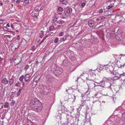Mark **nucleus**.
<instances>
[{
    "label": "nucleus",
    "instance_id": "nucleus-1",
    "mask_svg": "<svg viewBox=\"0 0 125 125\" xmlns=\"http://www.w3.org/2000/svg\"><path fill=\"white\" fill-rule=\"evenodd\" d=\"M66 118L67 121V124L68 125H74L76 124V122L79 121V117L76 116L73 117L71 115H67Z\"/></svg>",
    "mask_w": 125,
    "mask_h": 125
},
{
    "label": "nucleus",
    "instance_id": "nucleus-2",
    "mask_svg": "<svg viewBox=\"0 0 125 125\" xmlns=\"http://www.w3.org/2000/svg\"><path fill=\"white\" fill-rule=\"evenodd\" d=\"M41 6H36L34 10L31 13L30 15L33 17H37L39 15V11L41 10Z\"/></svg>",
    "mask_w": 125,
    "mask_h": 125
},
{
    "label": "nucleus",
    "instance_id": "nucleus-3",
    "mask_svg": "<svg viewBox=\"0 0 125 125\" xmlns=\"http://www.w3.org/2000/svg\"><path fill=\"white\" fill-rule=\"evenodd\" d=\"M50 88L48 86H42L40 89V92L42 94H46L50 91Z\"/></svg>",
    "mask_w": 125,
    "mask_h": 125
},
{
    "label": "nucleus",
    "instance_id": "nucleus-4",
    "mask_svg": "<svg viewBox=\"0 0 125 125\" xmlns=\"http://www.w3.org/2000/svg\"><path fill=\"white\" fill-rule=\"evenodd\" d=\"M72 9L71 8H67L66 9L62 15L60 16L61 18L64 19L69 16L72 13Z\"/></svg>",
    "mask_w": 125,
    "mask_h": 125
},
{
    "label": "nucleus",
    "instance_id": "nucleus-5",
    "mask_svg": "<svg viewBox=\"0 0 125 125\" xmlns=\"http://www.w3.org/2000/svg\"><path fill=\"white\" fill-rule=\"evenodd\" d=\"M41 102L36 98H33L31 100L30 103V106L32 110L33 108Z\"/></svg>",
    "mask_w": 125,
    "mask_h": 125
},
{
    "label": "nucleus",
    "instance_id": "nucleus-6",
    "mask_svg": "<svg viewBox=\"0 0 125 125\" xmlns=\"http://www.w3.org/2000/svg\"><path fill=\"white\" fill-rule=\"evenodd\" d=\"M42 108V103L40 102L39 103V104H38L32 110L36 112H39L41 111Z\"/></svg>",
    "mask_w": 125,
    "mask_h": 125
},
{
    "label": "nucleus",
    "instance_id": "nucleus-7",
    "mask_svg": "<svg viewBox=\"0 0 125 125\" xmlns=\"http://www.w3.org/2000/svg\"><path fill=\"white\" fill-rule=\"evenodd\" d=\"M94 83L93 80H89V81H87V84L88 86V90L89 88L92 89L95 87V84Z\"/></svg>",
    "mask_w": 125,
    "mask_h": 125
},
{
    "label": "nucleus",
    "instance_id": "nucleus-8",
    "mask_svg": "<svg viewBox=\"0 0 125 125\" xmlns=\"http://www.w3.org/2000/svg\"><path fill=\"white\" fill-rule=\"evenodd\" d=\"M116 40L119 41H123L124 39V36L122 35H116Z\"/></svg>",
    "mask_w": 125,
    "mask_h": 125
},
{
    "label": "nucleus",
    "instance_id": "nucleus-9",
    "mask_svg": "<svg viewBox=\"0 0 125 125\" xmlns=\"http://www.w3.org/2000/svg\"><path fill=\"white\" fill-rule=\"evenodd\" d=\"M88 25L90 27H93L94 25V21L93 20H89L87 23Z\"/></svg>",
    "mask_w": 125,
    "mask_h": 125
},
{
    "label": "nucleus",
    "instance_id": "nucleus-10",
    "mask_svg": "<svg viewBox=\"0 0 125 125\" xmlns=\"http://www.w3.org/2000/svg\"><path fill=\"white\" fill-rule=\"evenodd\" d=\"M104 68L107 71H108L109 70H110V69L113 68V67L111 66H110L108 65H104Z\"/></svg>",
    "mask_w": 125,
    "mask_h": 125
},
{
    "label": "nucleus",
    "instance_id": "nucleus-11",
    "mask_svg": "<svg viewBox=\"0 0 125 125\" xmlns=\"http://www.w3.org/2000/svg\"><path fill=\"white\" fill-rule=\"evenodd\" d=\"M57 72L56 73L57 74H61L63 72L62 69L60 67H58L57 68Z\"/></svg>",
    "mask_w": 125,
    "mask_h": 125
},
{
    "label": "nucleus",
    "instance_id": "nucleus-12",
    "mask_svg": "<svg viewBox=\"0 0 125 125\" xmlns=\"http://www.w3.org/2000/svg\"><path fill=\"white\" fill-rule=\"evenodd\" d=\"M8 81L6 78H4L2 79L1 82L6 85L8 84Z\"/></svg>",
    "mask_w": 125,
    "mask_h": 125
},
{
    "label": "nucleus",
    "instance_id": "nucleus-13",
    "mask_svg": "<svg viewBox=\"0 0 125 125\" xmlns=\"http://www.w3.org/2000/svg\"><path fill=\"white\" fill-rule=\"evenodd\" d=\"M60 2L64 5H67L68 2L67 0H60Z\"/></svg>",
    "mask_w": 125,
    "mask_h": 125
},
{
    "label": "nucleus",
    "instance_id": "nucleus-14",
    "mask_svg": "<svg viewBox=\"0 0 125 125\" xmlns=\"http://www.w3.org/2000/svg\"><path fill=\"white\" fill-rule=\"evenodd\" d=\"M25 125H36L34 123L29 121L26 122Z\"/></svg>",
    "mask_w": 125,
    "mask_h": 125
},
{
    "label": "nucleus",
    "instance_id": "nucleus-15",
    "mask_svg": "<svg viewBox=\"0 0 125 125\" xmlns=\"http://www.w3.org/2000/svg\"><path fill=\"white\" fill-rule=\"evenodd\" d=\"M47 81H48L50 82H52L53 80V78L51 76H49L48 77V78H47Z\"/></svg>",
    "mask_w": 125,
    "mask_h": 125
},
{
    "label": "nucleus",
    "instance_id": "nucleus-16",
    "mask_svg": "<svg viewBox=\"0 0 125 125\" xmlns=\"http://www.w3.org/2000/svg\"><path fill=\"white\" fill-rule=\"evenodd\" d=\"M30 78V75L29 74H27L24 77L25 81H28Z\"/></svg>",
    "mask_w": 125,
    "mask_h": 125
},
{
    "label": "nucleus",
    "instance_id": "nucleus-17",
    "mask_svg": "<svg viewBox=\"0 0 125 125\" xmlns=\"http://www.w3.org/2000/svg\"><path fill=\"white\" fill-rule=\"evenodd\" d=\"M65 22L61 20H58L57 22V23L58 24H62L64 23Z\"/></svg>",
    "mask_w": 125,
    "mask_h": 125
},
{
    "label": "nucleus",
    "instance_id": "nucleus-18",
    "mask_svg": "<svg viewBox=\"0 0 125 125\" xmlns=\"http://www.w3.org/2000/svg\"><path fill=\"white\" fill-rule=\"evenodd\" d=\"M124 76L123 75V74H120V76L118 77L116 76H115L114 77V80H118L120 78H122V77L123 76Z\"/></svg>",
    "mask_w": 125,
    "mask_h": 125
},
{
    "label": "nucleus",
    "instance_id": "nucleus-19",
    "mask_svg": "<svg viewBox=\"0 0 125 125\" xmlns=\"http://www.w3.org/2000/svg\"><path fill=\"white\" fill-rule=\"evenodd\" d=\"M14 82V79L13 78H11L9 80V84L10 85H11L13 84Z\"/></svg>",
    "mask_w": 125,
    "mask_h": 125
},
{
    "label": "nucleus",
    "instance_id": "nucleus-20",
    "mask_svg": "<svg viewBox=\"0 0 125 125\" xmlns=\"http://www.w3.org/2000/svg\"><path fill=\"white\" fill-rule=\"evenodd\" d=\"M23 89V87H20L19 89V91L18 92L17 94V96H19L20 94L21 93V91Z\"/></svg>",
    "mask_w": 125,
    "mask_h": 125
},
{
    "label": "nucleus",
    "instance_id": "nucleus-21",
    "mask_svg": "<svg viewBox=\"0 0 125 125\" xmlns=\"http://www.w3.org/2000/svg\"><path fill=\"white\" fill-rule=\"evenodd\" d=\"M49 30L51 31H53L55 30V28L54 26L52 25L49 27Z\"/></svg>",
    "mask_w": 125,
    "mask_h": 125
},
{
    "label": "nucleus",
    "instance_id": "nucleus-22",
    "mask_svg": "<svg viewBox=\"0 0 125 125\" xmlns=\"http://www.w3.org/2000/svg\"><path fill=\"white\" fill-rule=\"evenodd\" d=\"M57 19L56 17H54L52 19V23H55L57 21Z\"/></svg>",
    "mask_w": 125,
    "mask_h": 125
},
{
    "label": "nucleus",
    "instance_id": "nucleus-23",
    "mask_svg": "<svg viewBox=\"0 0 125 125\" xmlns=\"http://www.w3.org/2000/svg\"><path fill=\"white\" fill-rule=\"evenodd\" d=\"M96 83H99L100 84V85L104 87V81H103L99 83L97 82Z\"/></svg>",
    "mask_w": 125,
    "mask_h": 125
},
{
    "label": "nucleus",
    "instance_id": "nucleus-24",
    "mask_svg": "<svg viewBox=\"0 0 125 125\" xmlns=\"http://www.w3.org/2000/svg\"><path fill=\"white\" fill-rule=\"evenodd\" d=\"M44 32L42 31H41L39 33L40 37L41 38H42L44 36Z\"/></svg>",
    "mask_w": 125,
    "mask_h": 125
},
{
    "label": "nucleus",
    "instance_id": "nucleus-25",
    "mask_svg": "<svg viewBox=\"0 0 125 125\" xmlns=\"http://www.w3.org/2000/svg\"><path fill=\"white\" fill-rule=\"evenodd\" d=\"M66 39V36L64 37H61L60 38V40L61 42L64 41Z\"/></svg>",
    "mask_w": 125,
    "mask_h": 125
},
{
    "label": "nucleus",
    "instance_id": "nucleus-26",
    "mask_svg": "<svg viewBox=\"0 0 125 125\" xmlns=\"http://www.w3.org/2000/svg\"><path fill=\"white\" fill-rule=\"evenodd\" d=\"M108 85H109V88L112 91L114 87V86L113 85H112L110 83H108Z\"/></svg>",
    "mask_w": 125,
    "mask_h": 125
},
{
    "label": "nucleus",
    "instance_id": "nucleus-27",
    "mask_svg": "<svg viewBox=\"0 0 125 125\" xmlns=\"http://www.w3.org/2000/svg\"><path fill=\"white\" fill-rule=\"evenodd\" d=\"M71 97L73 99H74L73 101H74V100H75L76 97L78 96L77 95H75L74 94V95H71Z\"/></svg>",
    "mask_w": 125,
    "mask_h": 125
},
{
    "label": "nucleus",
    "instance_id": "nucleus-28",
    "mask_svg": "<svg viewBox=\"0 0 125 125\" xmlns=\"http://www.w3.org/2000/svg\"><path fill=\"white\" fill-rule=\"evenodd\" d=\"M24 76L23 75L21 76L19 78V80L21 82H22L23 79L24 78Z\"/></svg>",
    "mask_w": 125,
    "mask_h": 125
},
{
    "label": "nucleus",
    "instance_id": "nucleus-29",
    "mask_svg": "<svg viewBox=\"0 0 125 125\" xmlns=\"http://www.w3.org/2000/svg\"><path fill=\"white\" fill-rule=\"evenodd\" d=\"M104 81L106 82L109 81L111 79L112 80L111 78H108L106 77L104 78Z\"/></svg>",
    "mask_w": 125,
    "mask_h": 125
},
{
    "label": "nucleus",
    "instance_id": "nucleus-30",
    "mask_svg": "<svg viewBox=\"0 0 125 125\" xmlns=\"http://www.w3.org/2000/svg\"><path fill=\"white\" fill-rule=\"evenodd\" d=\"M85 125H92L91 122L90 120L89 122H86L84 124Z\"/></svg>",
    "mask_w": 125,
    "mask_h": 125
},
{
    "label": "nucleus",
    "instance_id": "nucleus-31",
    "mask_svg": "<svg viewBox=\"0 0 125 125\" xmlns=\"http://www.w3.org/2000/svg\"><path fill=\"white\" fill-rule=\"evenodd\" d=\"M4 106L5 108H7L8 107V103L7 102H5Z\"/></svg>",
    "mask_w": 125,
    "mask_h": 125
},
{
    "label": "nucleus",
    "instance_id": "nucleus-32",
    "mask_svg": "<svg viewBox=\"0 0 125 125\" xmlns=\"http://www.w3.org/2000/svg\"><path fill=\"white\" fill-rule=\"evenodd\" d=\"M61 25H56V27L55 28V30H57L59 29H60V27H61Z\"/></svg>",
    "mask_w": 125,
    "mask_h": 125
},
{
    "label": "nucleus",
    "instance_id": "nucleus-33",
    "mask_svg": "<svg viewBox=\"0 0 125 125\" xmlns=\"http://www.w3.org/2000/svg\"><path fill=\"white\" fill-rule=\"evenodd\" d=\"M83 74H81L80 76L76 80V82H77V83L78 82V80L80 78H81V76H83V74H84V73L83 72Z\"/></svg>",
    "mask_w": 125,
    "mask_h": 125
},
{
    "label": "nucleus",
    "instance_id": "nucleus-34",
    "mask_svg": "<svg viewBox=\"0 0 125 125\" xmlns=\"http://www.w3.org/2000/svg\"><path fill=\"white\" fill-rule=\"evenodd\" d=\"M59 38L58 37H56L54 40V43H57L59 40Z\"/></svg>",
    "mask_w": 125,
    "mask_h": 125
},
{
    "label": "nucleus",
    "instance_id": "nucleus-35",
    "mask_svg": "<svg viewBox=\"0 0 125 125\" xmlns=\"http://www.w3.org/2000/svg\"><path fill=\"white\" fill-rule=\"evenodd\" d=\"M29 68V66L28 64L26 65L24 67V70L26 71Z\"/></svg>",
    "mask_w": 125,
    "mask_h": 125
},
{
    "label": "nucleus",
    "instance_id": "nucleus-36",
    "mask_svg": "<svg viewBox=\"0 0 125 125\" xmlns=\"http://www.w3.org/2000/svg\"><path fill=\"white\" fill-rule=\"evenodd\" d=\"M108 35H109L110 37H113L114 36L115 34H112L111 33H108L107 34Z\"/></svg>",
    "mask_w": 125,
    "mask_h": 125
},
{
    "label": "nucleus",
    "instance_id": "nucleus-37",
    "mask_svg": "<svg viewBox=\"0 0 125 125\" xmlns=\"http://www.w3.org/2000/svg\"><path fill=\"white\" fill-rule=\"evenodd\" d=\"M28 2H26V1H24L23 3V5L25 6H27L28 4Z\"/></svg>",
    "mask_w": 125,
    "mask_h": 125
},
{
    "label": "nucleus",
    "instance_id": "nucleus-38",
    "mask_svg": "<svg viewBox=\"0 0 125 125\" xmlns=\"http://www.w3.org/2000/svg\"><path fill=\"white\" fill-rule=\"evenodd\" d=\"M63 32H62L59 33V35L60 36H62L63 35Z\"/></svg>",
    "mask_w": 125,
    "mask_h": 125
},
{
    "label": "nucleus",
    "instance_id": "nucleus-39",
    "mask_svg": "<svg viewBox=\"0 0 125 125\" xmlns=\"http://www.w3.org/2000/svg\"><path fill=\"white\" fill-rule=\"evenodd\" d=\"M15 101H13L11 102L10 104L11 106H13L14 105V104L15 103Z\"/></svg>",
    "mask_w": 125,
    "mask_h": 125
},
{
    "label": "nucleus",
    "instance_id": "nucleus-40",
    "mask_svg": "<svg viewBox=\"0 0 125 125\" xmlns=\"http://www.w3.org/2000/svg\"><path fill=\"white\" fill-rule=\"evenodd\" d=\"M86 3H82V4L81 5V8H83L85 5Z\"/></svg>",
    "mask_w": 125,
    "mask_h": 125
},
{
    "label": "nucleus",
    "instance_id": "nucleus-41",
    "mask_svg": "<svg viewBox=\"0 0 125 125\" xmlns=\"http://www.w3.org/2000/svg\"><path fill=\"white\" fill-rule=\"evenodd\" d=\"M58 10L59 11H62L63 10V8L62 7H60L58 8Z\"/></svg>",
    "mask_w": 125,
    "mask_h": 125
},
{
    "label": "nucleus",
    "instance_id": "nucleus-42",
    "mask_svg": "<svg viewBox=\"0 0 125 125\" xmlns=\"http://www.w3.org/2000/svg\"><path fill=\"white\" fill-rule=\"evenodd\" d=\"M35 49V46L34 45L32 46L31 48V50H32V51H34Z\"/></svg>",
    "mask_w": 125,
    "mask_h": 125
},
{
    "label": "nucleus",
    "instance_id": "nucleus-43",
    "mask_svg": "<svg viewBox=\"0 0 125 125\" xmlns=\"http://www.w3.org/2000/svg\"><path fill=\"white\" fill-rule=\"evenodd\" d=\"M113 6H111V5H109L108 6L106 7V8L108 9H109L112 8L113 7Z\"/></svg>",
    "mask_w": 125,
    "mask_h": 125
},
{
    "label": "nucleus",
    "instance_id": "nucleus-44",
    "mask_svg": "<svg viewBox=\"0 0 125 125\" xmlns=\"http://www.w3.org/2000/svg\"><path fill=\"white\" fill-rule=\"evenodd\" d=\"M3 107V104L2 103H0V109H2Z\"/></svg>",
    "mask_w": 125,
    "mask_h": 125
},
{
    "label": "nucleus",
    "instance_id": "nucleus-45",
    "mask_svg": "<svg viewBox=\"0 0 125 125\" xmlns=\"http://www.w3.org/2000/svg\"><path fill=\"white\" fill-rule=\"evenodd\" d=\"M98 12L99 13H102L103 12V10L102 9H100L98 11Z\"/></svg>",
    "mask_w": 125,
    "mask_h": 125
},
{
    "label": "nucleus",
    "instance_id": "nucleus-46",
    "mask_svg": "<svg viewBox=\"0 0 125 125\" xmlns=\"http://www.w3.org/2000/svg\"><path fill=\"white\" fill-rule=\"evenodd\" d=\"M3 28L4 30H7L8 29V28L6 26H3Z\"/></svg>",
    "mask_w": 125,
    "mask_h": 125
},
{
    "label": "nucleus",
    "instance_id": "nucleus-47",
    "mask_svg": "<svg viewBox=\"0 0 125 125\" xmlns=\"http://www.w3.org/2000/svg\"><path fill=\"white\" fill-rule=\"evenodd\" d=\"M100 18V20H104L105 19V18L103 16H101L99 17Z\"/></svg>",
    "mask_w": 125,
    "mask_h": 125
},
{
    "label": "nucleus",
    "instance_id": "nucleus-48",
    "mask_svg": "<svg viewBox=\"0 0 125 125\" xmlns=\"http://www.w3.org/2000/svg\"><path fill=\"white\" fill-rule=\"evenodd\" d=\"M4 19H0V23H2L4 21Z\"/></svg>",
    "mask_w": 125,
    "mask_h": 125
},
{
    "label": "nucleus",
    "instance_id": "nucleus-49",
    "mask_svg": "<svg viewBox=\"0 0 125 125\" xmlns=\"http://www.w3.org/2000/svg\"><path fill=\"white\" fill-rule=\"evenodd\" d=\"M20 1L19 0H18L16 1V3L17 4H18L20 3Z\"/></svg>",
    "mask_w": 125,
    "mask_h": 125
},
{
    "label": "nucleus",
    "instance_id": "nucleus-50",
    "mask_svg": "<svg viewBox=\"0 0 125 125\" xmlns=\"http://www.w3.org/2000/svg\"><path fill=\"white\" fill-rule=\"evenodd\" d=\"M68 62V61L67 60H64L63 62V63H66L67 64Z\"/></svg>",
    "mask_w": 125,
    "mask_h": 125
},
{
    "label": "nucleus",
    "instance_id": "nucleus-51",
    "mask_svg": "<svg viewBox=\"0 0 125 125\" xmlns=\"http://www.w3.org/2000/svg\"><path fill=\"white\" fill-rule=\"evenodd\" d=\"M123 74V75L124 76L123 77H122V78H125V73H124L123 74Z\"/></svg>",
    "mask_w": 125,
    "mask_h": 125
},
{
    "label": "nucleus",
    "instance_id": "nucleus-52",
    "mask_svg": "<svg viewBox=\"0 0 125 125\" xmlns=\"http://www.w3.org/2000/svg\"><path fill=\"white\" fill-rule=\"evenodd\" d=\"M98 94H95L94 96L95 97H96V98H99V96H98Z\"/></svg>",
    "mask_w": 125,
    "mask_h": 125
},
{
    "label": "nucleus",
    "instance_id": "nucleus-53",
    "mask_svg": "<svg viewBox=\"0 0 125 125\" xmlns=\"http://www.w3.org/2000/svg\"><path fill=\"white\" fill-rule=\"evenodd\" d=\"M19 84L18 83H16L15 84V86L18 87H20V85H19Z\"/></svg>",
    "mask_w": 125,
    "mask_h": 125
},
{
    "label": "nucleus",
    "instance_id": "nucleus-54",
    "mask_svg": "<svg viewBox=\"0 0 125 125\" xmlns=\"http://www.w3.org/2000/svg\"><path fill=\"white\" fill-rule=\"evenodd\" d=\"M23 42H25V44L26 43V41L25 40V39H23L22 40L21 43H22Z\"/></svg>",
    "mask_w": 125,
    "mask_h": 125
},
{
    "label": "nucleus",
    "instance_id": "nucleus-55",
    "mask_svg": "<svg viewBox=\"0 0 125 125\" xmlns=\"http://www.w3.org/2000/svg\"><path fill=\"white\" fill-rule=\"evenodd\" d=\"M19 37H20L19 35H17V40H20V39Z\"/></svg>",
    "mask_w": 125,
    "mask_h": 125
},
{
    "label": "nucleus",
    "instance_id": "nucleus-56",
    "mask_svg": "<svg viewBox=\"0 0 125 125\" xmlns=\"http://www.w3.org/2000/svg\"><path fill=\"white\" fill-rule=\"evenodd\" d=\"M84 103H82L81 104H80V106H81V107L82 106H83V105H84Z\"/></svg>",
    "mask_w": 125,
    "mask_h": 125
},
{
    "label": "nucleus",
    "instance_id": "nucleus-57",
    "mask_svg": "<svg viewBox=\"0 0 125 125\" xmlns=\"http://www.w3.org/2000/svg\"><path fill=\"white\" fill-rule=\"evenodd\" d=\"M71 90L70 89H69L68 90H66V91L67 92H68L69 94V92H70V90Z\"/></svg>",
    "mask_w": 125,
    "mask_h": 125
},
{
    "label": "nucleus",
    "instance_id": "nucleus-58",
    "mask_svg": "<svg viewBox=\"0 0 125 125\" xmlns=\"http://www.w3.org/2000/svg\"><path fill=\"white\" fill-rule=\"evenodd\" d=\"M13 97H14V96L12 95V94L10 95V99H12L13 98Z\"/></svg>",
    "mask_w": 125,
    "mask_h": 125
},
{
    "label": "nucleus",
    "instance_id": "nucleus-59",
    "mask_svg": "<svg viewBox=\"0 0 125 125\" xmlns=\"http://www.w3.org/2000/svg\"><path fill=\"white\" fill-rule=\"evenodd\" d=\"M96 20H97V21H101L100 18H99V17L98 18H97L96 19Z\"/></svg>",
    "mask_w": 125,
    "mask_h": 125
},
{
    "label": "nucleus",
    "instance_id": "nucleus-60",
    "mask_svg": "<svg viewBox=\"0 0 125 125\" xmlns=\"http://www.w3.org/2000/svg\"><path fill=\"white\" fill-rule=\"evenodd\" d=\"M45 40V39H44L43 38V39H42V41H41V42L40 43V44H41V43H42L43 42V41Z\"/></svg>",
    "mask_w": 125,
    "mask_h": 125
},
{
    "label": "nucleus",
    "instance_id": "nucleus-61",
    "mask_svg": "<svg viewBox=\"0 0 125 125\" xmlns=\"http://www.w3.org/2000/svg\"><path fill=\"white\" fill-rule=\"evenodd\" d=\"M125 65V64H124L123 65H120V67H124V66Z\"/></svg>",
    "mask_w": 125,
    "mask_h": 125
},
{
    "label": "nucleus",
    "instance_id": "nucleus-62",
    "mask_svg": "<svg viewBox=\"0 0 125 125\" xmlns=\"http://www.w3.org/2000/svg\"><path fill=\"white\" fill-rule=\"evenodd\" d=\"M7 26L9 27H10V25L9 23H8L7 25Z\"/></svg>",
    "mask_w": 125,
    "mask_h": 125
},
{
    "label": "nucleus",
    "instance_id": "nucleus-63",
    "mask_svg": "<svg viewBox=\"0 0 125 125\" xmlns=\"http://www.w3.org/2000/svg\"><path fill=\"white\" fill-rule=\"evenodd\" d=\"M38 63H39V62L38 61H36L35 64H37Z\"/></svg>",
    "mask_w": 125,
    "mask_h": 125
},
{
    "label": "nucleus",
    "instance_id": "nucleus-64",
    "mask_svg": "<svg viewBox=\"0 0 125 125\" xmlns=\"http://www.w3.org/2000/svg\"><path fill=\"white\" fill-rule=\"evenodd\" d=\"M48 37V36L47 35H45L44 37L43 38L44 39H45V40L46 38Z\"/></svg>",
    "mask_w": 125,
    "mask_h": 125
}]
</instances>
